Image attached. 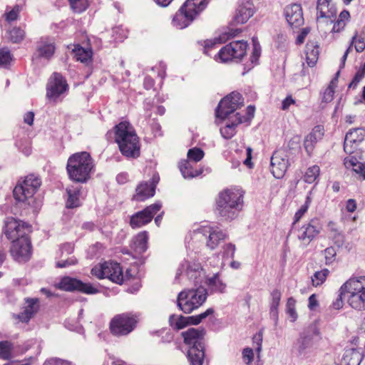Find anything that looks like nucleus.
<instances>
[{
    "label": "nucleus",
    "instance_id": "f257e3e1",
    "mask_svg": "<svg viewBox=\"0 0 365 365\" xmlns=\"http://www.w3.org/2000/svg\"><path fill=\"white\" fill-rule=\"evenodd\" d=\"M115 142L122 155L137 158L140 154V143L135 128L128 121H122L113 128Z\"/></svg>",
    "mask_w": 365,
    "mask_h": 365
},
{
    "label": "nucleus",
    "instance_id": "f03ea898",
    "mask_svg": "<svg viewBox=\"0 0 365 365\" xmlns=\"http://www.w3.org/2000/svg\"><path fill=\"white\" fill-rule=\"evenodd\" d=\"M244 192L237 187L221 191L216 200V212L225 220H233L243 207Z\"/></svg>",
    "mask_w": 365,
    "mask_h": 365
},
{
    "label": "nucleus",
    "instance_id": "7ed1b4c3",
    "mask_svg": "<svg viewBox=\"0 0 365 365\" xmlns=\"http://www.w3.org/2000/svg\"><path fill=\"white\" fill-rule=\"evenodd\" d=\"M41 185V179L34 174L28 175L22 180H19L14 189V197L18 202L31 207L37 211L42 205V201L35 195Z\"/></svg>",
    "mask_w": 365,
    "mask_h": 365
},
{
    "label": "nucleus",
    "instance_id": "20e7f679",
    "mask_svg": "<svg viewBox=\"0 0 365 365\" xmlns=\"http://www.w3.org/2000/svg\"><path fill=\"white\" fill-rule=\"evenodd\" d=\"M93 167V160L90 153L84 151L69 157L66 170L71 180L83 183L90 178Z\"/></svg>",
    "mask_w": 365,
    "mask_h": 365
},
{
    "label": "nucleus",
    "instance_id": "39448f33",
    "mask_svg": "<svg viewBox=\"0 0 365 365\" xmlns=\"http://www.w3.org/2000/svg\"><path fill=\"white\" fill-rule=\"evenodd\" d=\"M346 293L349 304L355 309H365V276H354L348 279L340 288Z\"/></svg>",
    "mask_w": 365,
    "mask_h": 365
},
{
    "label": "nucleus",
    "instance_id": "423d86ee",
    "mask_svg": "<svg viewBox=\"0 0 365 365\" xmlns=\"http://www.w3.org/2000/svg\"><path fill=\"white\" fill-rule=\"evenodd\" d=\"M91 274L98 279L108 278L119 284L129 279L128 271L127 270L124 274L120 264L114 262H105L94 266L91 269Z\"/></svg>",
    "mask_w": 365,
    "mask_h": 365
},
{
    "label": "nucleus",
    "instance_id": "0eeeda50",
    "mask_svg": "<svg viewBox=\"0 0 365 365\" xmlns=\"http://www.w3.org/2000/svg\"><path fill=\"white\" fill-rule=\"evenodd\" d=\"M205 289L182 291L178 297V306L185 314H189L200 307L206 300Z\"/></svg>",
    "mask_w": 365,
    "mask_h": 365
},
{
    "label": "nucleus",
    "instance_id": "6e6552de",
    "mask_svg": "<svg viewBox=\"0 0 365 365\" xmlns=\"http://www.w3.org/2000/svg\"><path fill=\"white\" fill-rule=\"evenodd\" d=\"M138 318L132 313H123L115 316L110 323V329L115 336H125L136 327Z\"/></svg>",
    "mask_w": 365,
    "mask_h": 365
},
{
    "label": "nucleus",
    "instance_id": "1a4fd4ad",
    "mask_svg": "<svg viewBox=\"0 0 365 365\" xmlns=\"http://www.w3.org/2000/svg\"><path fill=\"white\" fill-rule=\"evenodd\" d=\"M248 44L245 41H234L223 46L217 53L216 60L220 62L239 61L247 53Z\"/></svg>",
    "mask_w": 365,
    "mask_h": 365
},
{
    "label": "nucleus",
    "instance_id": "9d476101",
    "mask_svg": "<svg viewBox=\"0 0 365 365\" xmlns=\"http://www.w3.org/2000/svg\"><path fill=\"white\" fill-rule=\"evenodd\" d=\"M244 100L242 95L237 92H232L221 100L216 109V115L217 118L224 119L242 106Z\"/></svg>",
    "mask_w": 365,
    "mask_h": 365
},
{
    "label": "nucleus",
    "instance_id": "9b49d317",
    "mask_svg": "<svg viewBox=\"0 0 365 365\" xmlns=\"http://www.w3.org/2000/svg\"><path fill=\"white\" fill-rule=\"evenodd\" d=\"M68 85L66 78L59 73H53L50 77L46 87V97L51 101L56 102L67 91Z\"/></svg>",
    "mask_w": 365,
    "mask_h": 365
},
{
    "label": "nucleus",
    "instance_id": "f8f14e48",
    "mask_svg": "<svg viewBox=\"0 0 365 365\" xmlns=\"http://www.w3.org/2000/svg\"><path fill=\"white\" fill-rule=\"evenodd\" d=\"M322 225L317 217L311 219L297 230L298 240L305 246L308 245L321 232Z\"/></svg>",
    "mask_w": 365,
    "mask_h": 365
},
{
    "label": "nucleus",
    "instance_id": "ddd939ff",
    "mask_svg": "<svg viewBox=\"0 0 365 365\" xmlns=\"http://www.w3.org/2000/svg\"><path fill=\"white\" fill-rule=\"evenodd\" d=\"M11 241L10 254L14 259L20 262L28 261L31 255V245L28 236Z\"/></svg>",
    "mask_w": 365,
    "mask_h": 365
},
{
    "label": "nucleus",
    "instance_id": "4468645a",
    "mask_svg": "<svg viewBox=\"0 0 365 365\" xmlns=\"http://www.w3.org/2000/svg\"><path fill=\"white\" fill-rule=\"evenodd\" d=\"M287 150L284 148L276 150L271 158V172L278 179L283 178L289 165Z\"/></svg>",
    "mask_w": 365,
    "mask_h": 365
},
{
    "label": "nucleus",
    "instance_id": "2eb2a0df",
    "mask_svg": "<svg viewBox=\"0 0 365 365\" xmlns=\"http://www.w3.org/2000/svg\"><path fill=\"white\" fill-rule=\"evenodd\" d=\"M29 227L26 223L14 217H7L4 222V233L9 240L27 237Z\"/></svg>",
    "mask_w": 365,
    "mask_h": 365
},
{
    "label": "nucleus",
    "instance_id": "dca6fc26",
    "mask_svg": "<svg viewBox=\"0 0 365 365\" xmlns=\"http://www.w3.org/2000/svg\"><path fill=\"white\" fill-rule=\"evenodd\" d=\"M162 205L159 202L154 203L145 207L143 210L140 211L131 216L130 225L132 228H139L151 222L154 215L160 211Z\"/></svg>",
    "mask_w": 365,
    "mask_h": 365
},
{
    "label": "nucleus",
    "instance_id": "f3484780",
    "mask_svg": "<svg viewBox=\"0 0 365 365\" xmlns=\"http://www.w3.org/2000/svg\"><path fill=\"white\" fill-rule=\"evenodd\" d=\"M58 287L60 289L65 291L77 290L89 294H96L98 292V288L93 286L91 284L83 283L81 280L70 277H65L62 278L58 284Z\"/></svg>",
    "mask_w": 365,
    "mask_h": 365
},
{
    "label": "nucleus",
    "instance_id": "a211bd4d",
    "mask_svg": "<svg viewBox=\"0 0 365 365\" xmlns=\"http://www.w3.org/2000/svg\"><path fill=\"white\" fill-rule=\"evenodd\" d=\"M214 309L212 308L207 309L205 312L200 314L191 317H183L171 315L169 319V322L171 327L176 329H181L188 324H198L203 319L207 318L209 315L212 314Z\"/></svg>",
    "mask_w": 365,
    "mask_h": 365
},
{
    "label": "nucleus",
    "instance_id": "6ab92c4d",
    "mask_svg": "<svg viewBox=\"0 0 365 365\" xmlns=\"http://www.w3.org/2000/svg\"><path fill=\"white\" fill-rule=\"evenodd\" d=\"M198 231L207 237L206 246L211 250L215 249L227 237L226 232L217 226H204Z\"/></svg>",
    "mask_w": 365,
    "mask_h": 365
},
{
    "label": "nucleus",
    "instance_id": "aec40b11",
    "mask_svg": "<svg viewBox=\"0 0 365 365\" xmlns=\"http://www.w3.org/2000/svg\"><path fill=\"white\" fill-rule=\"evenodd\" d=\"M56 47L53 38L42 37L36 42L33 58H45L49 61L55 53Z\"/></svg>",
    "mask_w": 365,
    "mask_h": 365
},
{
    "label": "nucleus",
    "instance_id": "412c9836",
    "mask_svg": "<svg viewBox=\"0 0 365 365\" xmlns=\"http://www.w3.org/2000/svg\"><path fill=\"white\" fill-rule=\"evenodd\" d=\"M365 136V130L361 128L350 130L345 136L344 143V151L351 155L354 153L359 143H361Z\"/></svg>",
    "mask_w": 365,
    "mask_h": 365
},
{
    "label": "nucleus",
    "instance_id": "4be33fe9",
    "mask_svg": "<svg viewBox=\"0 0 365 365\" xmlns=\"http://www.w3.org/2000/svg\"><path fill=\"white\" fill-rule=\"evenodd\" d=\"M284 15L288 24L292 27H299L304 24L302 9L300 4H292L284 9Z\"/></svg>",
    "mask_w": 365,
    "mask_h": 365
},
{
    "label": "nucleus",
    "instance_id": "5701e85b",
    "mask_svg": "<svg viewBox=\"0 0 365 365\" xmlns=\"http://www.w3.org/2000/svg\"><path fill=\"white\" fill-rule=\"evenodd\" d=\"M254 13L255 7L252 2L250 0H241L236 10L234 21L237 24H245Z\"/></svg>",
    "mask_w": 365,
    "mask_h": 365
},
{
    "label": "nucleus",
    "instance_id": "b1692460",
    "mask_svg": "<svg viewBox=\"0 0 365 365\" xmlns=\"http://www.w3.org/2000/svg\"><path fill=\"white\" fill-rule=\"evenodd\" d=\"M196 16H197L191 11H188L183 4L173 16L172 23L176 28L182 29L188 26Z\"/></svg>",
    "mask_w": 365,
    "mask_h": 365
},
{
    "label": "nucleus",
    "instance_id": "393cba45",
    "mask_svg": "<svg viewBox=\"0 0 365 365\" xmlns=\"http://www.w3.org/2000/svg\"><path fill=\"white\" fill-rule=\"evenodd\" d=\"M181 334L185 344L189 346L202 347V345H204L205 331L203 329L190 328L182 332Z\"/></svg>",
    "mask_w": 365,
    "mask_h": 365
},
{
    "label": "nucleus",
    "instance_id": "a878e982",
    "mask_svg": "<svg viewBox=\"0 0 365 365\" xmlns=\"http://www.w3.org/2000/svg\"><path fill=\"white\" fill-rule=\"evenodd\" d=\"M324 134V129L322 125H316L310 133H309L304 141V146L306 152L310 155L314 150L315 144L322 139Z\"/></svg>",
    "mask_w": 365,
    "mask_h": 365
},
{
    "label": "nucleus",
    "instance_id": "bb28decb",
    "mask_svg": "<svg viewBox=\"0 0 365 365\" xmlns=\"http://www.w3.org/2000/svg\"><path fill=\"white\" fill-rule=\"evenodd\" d=\"M39 309V300L37 298L26 299V306L23 312L18 315L22 322H28Z\"/></svg>",
    "mask_w": 365,
    "mask_h": 365
},
{
    "label": "nucleus",
    "instance_id": "cd10ccee",
    "mask_svg": "<svg viewBox=\"0 0 365 365\" xmlns=\"http://www.w3.org/2000/svg\"><path fill=\"white\" fill-rule=\"evenodd\" d=\"M317 12L318 18H327L331 19L336 16V9L335 6L331 4L330 0H318Z\"/></svg>",
    "mask_w": 365,
    "mask_h": 365
},
{
    "label": "nucleus",
    "instance_id": "c85d7f7f",
    "mask_svg": "<svg viewBox=\"0 0 365 365\" xmlns=\"http://www.w3.org/2000/svg\"><path fill=\"white\" fill-rule=\"evenodd\" d=\"M306 61L309 67H313L316 65L319 54V46L317 42L308 41L305 48Z\"/></svg>",
    "mask_w": 365,
    "mask_h": 365
},
{
    "label": "nucleus",
    "instance_id": "c756f323",
    "mask_svg": "<svg viewBox=\"0 0 365 365\" xmlns=\"http://www.w3.org/2000/svg\"><path fill=\"white\" fill-rule=\"evenodd\" d=\"M81 186H70L66 188L68 198L66 200V207L73 208L80 206V197L81 195Z\"/></svg>",
    "mask_w": 365,
    "mask_h": 365
},
{
    "label": "nucleus",
    "instance_id": "7c9ffc66",
    "mask_svg": "<svg viewBox=\"0 0 365 365\" xmlns=\"http://www.w3.org/2000/svg\"><path fill=\"white\" fill-rule=\"evenodd\" d=\"M344 164L348 169H352L359 176L365 180V163L358 161L356 156L349 155L344 158Z\"/></svg>",
    "mask_w": 365,
    "mask_h": 365
},
{
    "label": "nucleus",
    "instance_id": "2f4dec72",
    "mask_svg": "<svg viewBox=\"0 0 365 365\" xmlns=\"http://www.w3.org/2000/svg\"><path fill=\"white\" fill-rule=\"evenodd\" d=\"M205 346H191L187 352V357L191 365H204L205 361Z\"/></svg>",
    "mask_w": 365,
    "mask_h": 365
},
{
    "label": "nucleus",
    "instance_id": "473e14b6",
    "mask_svg": "<svg viewBox=\"0 0 365 365\" xmlns=\"http://www.w3.org/2000/svg\"><path fill=\"white\" fill-rule=\"evenodd\" d=\"M154 194L153 186H150L147 182H142L136 188V194L134 195V199L137 201H143L148 197H153Z\"/></svg>",
    "mask_w": 365,
    "mask_h": 365
},
{
    "label": "nucleus",
    "instance_id": "72a5a7b5",
    "mask_svg": "<svg viewBox=\"0 0 365 365\" xmlns=\"http://www.w3.org/2000/svg\"><path fill=\"white\" fill-rule=\"evenodd\" d=\"M206 284L212 292L224 293L226 289V284L220 278L218 274H214L212 277H208Z\"/></svg>",
    "mask_w": 365,
    "mask_h": 365
},
{
    "label": "nucleus",
    "instance_id": "f704fd0d",
    "mask_svg": "<svg viewBox=\"0 0 365 365\" xmlns=\"http://www.w3.org/2000/svg\"><path fill=\"white\" fill-rule=\"evenodd\" d=\"M200 268V264H194L193 265H191L189 262L185 261L182 262L178 267L175 279H177L183 272H185L186 274L190 277H196V274Z\"/></svg>",
    "mask_w": 365,
    "mask_h": 365
},
{
    "label": "nucleus",
    "instance_id": "c9c22d12",
    "mask_svg": "<svg viewBox=\"0 0 365 365\" xmlns=\"http://www.w3.org/2000/svg\"><path fill=\"white\" fill-rule=\"evenodd\" d=\"M208 0H187L185 3V8L197 16L207 6Z\"/></svg>",
    "mask_w": 365,
    "mask_h": 365
},
{
    "label": "nucleus",
    "instance_id": "e433bc0d",
    "mask_svg": "<svg viewBox=\"0 0 365 365\" xmlns=\"http://www.w3.org/2000/svg\"><path fill=\"white\" fill-rule=\"evenodd\" d=\"M73 53L76 61L85 63L91 61L93 54L91 49L84 48L79 45L75 46Z\"/></svg>",
    "mask_w": 365,
    "mask_h": 365
},
{
    "label": "nucleus",
    "instance_id": "4c0bfd02",
    "mask_svg": "<svg viewBox=\"0 0 365 365\" xmlns=\"http://www.w3.org/2000/svg\"><path fill=\"white\" fill-rule=\"evenodd\" d=\"M180 170L184 178H194L202 173V170L194 168L192 162L185 160L180 165Z\"/></svg>",
    "mask_w": 365,
    "mask_h": 365
},
{
    "label": "nucleus",
    "instance_id": "58836bf2",
    "mask_svg": "<svg viewBox=\"0 0 365 365\" xmlns=\"http://www.w3.org/2000/svg\"><path fill=\"white\" fill-rule=\"evenodd\" d=\"M238 123V120L235 118L227 123L225 127L220 128V133L222 136L225 139L232 138L236 133V127L240 124Z\"/></svg>",
    "mask_w": 365,
    "mask_h": 365
},
{
    "label": "nucleus",
    "instance_id": "ea45409f",
    "mask_svg": "<svg viewBox=\"0 0 365 365\" xmlns=\"http://www.w3.org/2000/svg\"><path fill=\"white\" fill-rule=\"evenodd\" d=\"M148 240V234L143 231L138 233L134 241L135 249L139 252H144L147 250V243Z\"/></svg>",
    "mask_w": 365,
    "mask_h": 365
},
{
    "label": "nucleus",
    "instance_id": "a19ab883",
    "mask_svg": "<svg viewBox=\"0 0 365 365\" xmlns=\"http://www.w3.org/2000/svg\"><path fill=\"white\" fill-rule=\"evenodd\" d=\"M281 292L275 289L271 293L272 302L270 304V314L274 317H277L278 314V307L281 300Z\"/></svg>",
    "mask_w": 365,
    "mask_h": 365
},
{
    "label": "nucleus",
    "instance_id": "79ce46f5",
    "mask_svg": "<svg viewBox=\"0 0 365 365\" xmlns=\"http://www.w3.org/2000/svg\"><path fill=\"white\" fill-rule=\"evenodd\" d=\"M312 339L311 336H304L298 339L297 342V348L299 354H304L312 347Z\"/></svg>",
    "mask_w": 365,
    "mask_h": 365
},
{
    "label": "nucleus",
    "instance_id": "37998d69",
    "mask_svg": "<svg viewBox=\"0 0 365 365\" xmlns=\"http://www.w3.org/2000/svg\"><path fill=\"white\" fill-rule=\"evenodd\" d=\"M342 361L345 365H359L361 359L358 352L352 349L345 353Z\"/></svg>",
    "mask_w": 365,
    "mask_h": 365
},
{
    "label": "nucleus",
    "instance_id": "c03bdc74",
    "mask_svg": "<svg viewBox=\"0 0 365 365\" xmlns=\"http://www.w3.org/2000/svg\"><path fill=\"white\" fill-rule=\"evenodd\" d=\"M320 168L318 165H313L307 168L304 175V180L307 183L314 182L319 178Z\"/></svg>",
    "mask_w": 365,
    "mask_h": 365
},
{
    "label": "nucleus",
    "instance_id": "a18cd8bd",
    "mask_svg": "<svg viewBox=\"0 0 365 365\" xmlns=\"http://www.w3.org/2000/svg\"><path fill=\"white\" fill-rule=\"evenodd\" d=\"M329 273V270L326 268L316 272L312 277V285L314 287L322 285L326 281Z\"/></svg>",
    "mask_w": 365,
    "mask_h": 365
},
{
    "label": "nucleus",
    "instance_id": "49530a36",
    "mask_svg": "<svg viewBox=\"0 0 365 365\" xmlns=\"http://www.w3.org/2000/svg\"><path fill=\"white\" fill-rule=\"evenodd\" d=\"M205 155L204 151L199 148H193L187 152V160L190 162L197 163L200 161Z\"/></svg>",
    "mask_w": 365,
    "mask_h": 365
},
{
    "label": "nucleus",
    "instance_id": "de8ad7c7",
    "mask_svg": "<svg viewBox=\"0 0 365 365\" xmlns=\"http://www.w3.org/2000/svg\"><path fill=\"white\" fill-rule=\"evenodd\" d=\"M25 36V31L19 27H14L9 31V38L11 42L18 43L24 40Z\"/></svg>",
    "mask_w": 365,
    "mask_h": 365
},
{
    "label": "nucleus",
    "instance_id": "09e8293b",
    "mask_svg": "<svg viewBox=\"0 0 365 365\" xmlns=\"http://www.w3.org/2000/svg\"><path fill=\"white\" fill-rule=\"evenodd\" d=\"M310 195L311 192H309V194L307 196L304 204L302 205L298 211L295 213L293 225L299 221L302 216L307 212L312 202V197Z\"/></svg>",
    "mask_w": 365,
    "mask_h": 365
},
{
    "label": "nucleus",
    "instance_id": "8fccbe9b",
    "mask_svg": "<svg viewBox=\"0 0 365 365\" xmlns=\"http://www.w3.org/2000/svg\"><path fill=\"white\" fill-rule=\"evenodd\" d=\"M296 300L293 297H289L287 299L286 304L287 313L291 318L292 322L296 321L297 319V313L296 312Z\"/></svg>",
    "mask_w": 365,
    "mask_h": 365
},
{
    "label": "nucleus",
    "instance_id": "3c124183",
    "mask_svg": "<svg viewBox=\"0 0 365 365\" xmlns=\"http://www.w3.org/2000/svg\"><path fill=\"white\" fill-rule=\"evenodd\" d=\"M71 9L74 12L81 13L84 11L88 6V0H68Z\"/></svg>",
    "mask_w": 365,
    "mask_h": 365
},
{
    "label": "nucleus",
    "instance_id": "603ef678",
    "mask_svg": "<svg viewBox=\"0 0 365 365\" xmlns=\"http://www.w3.org/2000/svg\"><path fill=\"white\" fill-rule=\"evenodd\" d=\"M255 110V106H249L246 109L245 115H241L240 113H237L234 117L238 120V123H242L247 122L254 117Z\"/></svg>",
    "mask_w": 365,
    "mask_h": 365
},
{
    "label": "nucleus",
    "instance_id": "864d4df0",
    "mask_svg": "<svg viewBox=\"0 0 365 365\" xmlns=\"http://www.w3.org/2000/svg\"><path fill=\"white\" fill-rule=\"evenodd\" d=\"M11 356V344L9 341L0 342V358L9 359Z\"/></svg>",
    "mask_w": 365,
    "mask_h": 365
},
{
    "label": "nucleus",
    "instance_id": "5fc2aeb1",
    "mask_svg": "<svg viewBox=\"0 0 365 365\" xmlns=\"http://www.w3.org/2000/svg\"><path fill=\"white\" fill-rule=\"evenodd\" d=\"M9 9V7L7 6L6 11L5 13L6 20L9 22L16 20L20 11H21V6L16 5L11 10Z\"/></svg>",
    "mask_w": 365,
    "mask_h": 365
},
{
    "label": "nucleus",
    "instance_id": "6e6d98bb",
    "mask_svg": "<svg viewBox=\"0 0 365 365\" xmlns=\"http://www.w3.org/2000/svg\"><path fill=\"white\" fill-rule=\"evenodd\" d=\"M354 44L355 49L357 52H362L365 49V38L358 36L357 33L351 38V46Z\"/></svg>",
    "mask_w": 365,
    "mask_h": 365
},
{
    "label": "nucleus",
    "instance_id": "4d7b16f0",
    "mask_svg": "<svg viewBox=\"0 0 365 365\" xmlns=\"http://www.w3.org/2000/svg\"><path fill=\"white\" fill-rule=\"evenodd\" d=\"M252 42H253V50L252 53V56L250 57V61L252 63L257 64L258 59L260 56L261 53V48L259 46V43L257 41V38L255 37L252 38Z\"/></svg>",
    "mask_w": 365,
    "mask_h": 365
},
{
    "label": "nucleus",
    "instance_id": "13d9d810",
    "mask_svg": "<svg viewBox=\"0 0 365 365\" xmlns=\"http://www.w3.org/2000/svg\"><path fill=\"white\" fill-rule=\"evenodd\" d=\"M324 255L325 258V264L327 265H329L335 261L336 251L334 247H329L324 250Z\"/></svg>",
    "mask_w": 365,
    "mask_h": 365
},
{
    "label": "nucleus",
    "instance_id": "bf43d9fd",
    "mask_svg": "<svg viewBox=\"0 0 365 365\" xmlns=\"http://www.w3.org/2000/svg\"><path fill=\"white\" fill-rule=\"evenodd\" d=\"M365 75V66L359 69L355 73L352 81L349 85V88H355L358 83L362 80Z\"/></svg>",
    "mask_w": 365,
    "mask_h": 365
},
{
    "label": "nucleus",
    "instance_id": "052dcab7",
    "mask_svg": "<svg viewBox=\"0 0 365 365\" xmlns=\"http://www.w3.org/2000/svg\"><path fill=\"white\" fill-rule=\"evenodd\" d=\"M236 247L232 243H227L223 247L222 257L223 258L232 259L235 256Z\"/></svg>",
    "mask_w": 365,
    "mask_h": 365
},
{
    "label": "nucleus",
    "instance_id": "680f3d73",
    "mask_svg": "<svg viewBox=\"0 0 365 365\" xmlns=\"http://www.w3.org/2000/svg\"><path fill=\"white\" fill-rule=\"evenodd\" d=\"M11 60V54L9 48H0V65H6Z\"/></svg>",
    "mask_w": 365,
    "mask_h": 365
},
{
    "label": "nucleus",
    "instance_id": "e2e57ef3",
    "mask_svg": "<svg viewBox=\"0 0 365 365\" xmlns=\"http://www.w3.org/2000/svg\"><path fill=\"white\" fill-rule=\"evenodd\" d=\"M242 359L247 364H250L254 359V353L251 348H245L242 351Z\"/></svg>",
    "mask_w": 365,
    "mask_h": 365
},
{
    "label": "nucleus",
    "instance_id": "0e129e2a",
    "mask_svg": "<svg viewBox=\"0 0 365 365\" xmlns=\"http://www.w3.org/2000/svg\"><path fill=\"white\" fill-rule=\"evenodd\" d=\"M334 95V90L331 85L329 86L324 91L322 100L328 103L332 101Z\"/></svg>",
    "mask_w": 365,
    "mask_h": 365
},
{
    "label": "nucleus",
    "instance_id": "69168bd1",
    "mask_svg": "<svg viewBox=\"0 0 365 365\" xmlns=\"http://www.w3.org/2000/svg\"><path fill=\"white\" fill-rule=\"evenodd\" d=\"M327 227H328V229H329V232L331 234V236L334 238H336L337 237H341V234L340 231L337 229V227L336 226V224L334 222H329L328 223Z\"/></svg>",
    "mask_w": 365,
    "mask_h": 365
},
{
    "label": "nucleus",
    "instance_id": "338daca9",
    "mask_svg": "<svg viewBox=\"0 0 365 365\" xmlns=\"http://www.w3.org/2000/svg\"><path fill=\"white\" fill-rule=\"evenodd\" d=\"M43 365H71V364L59 359H51L46 361Z\"/></svg>",
    "mask_w": 365,
    "mask_h": 365
},
{
    "label": "nucleus",
    "instance_id": "774afa93",
    "mask_svg": "<svg viewBox=\"0 0 365 365\" xmlns=\"http://www.w3.org/2000/svg\"><path fill=\"white\" fill-rule=\"evenodd\" d=\"M319 306V302L315 294H312L309 297L308 307L310 310H314Z\"/></svg>",
    "mask_w": 365,
    "mask_h": 365
}]
</instances>
